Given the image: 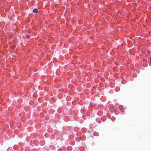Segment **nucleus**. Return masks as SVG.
I'll return each instance as SVG.
<instances>
[{"label": "nucleus", "instance_id": "obj_1", "mask_svg": "<svg viewBox=\"0 0 151 151\" xmlns=\"http://www.w3.org/2000/svg\"><path fill=\"white\" fill-rule=\"evenodd\" d=\"M33 12L34 13H37L38 12V10L36 9H35L33 10Z\"/></svg>", "mask_w": 151, "mask_h": 151}, {"label": "nucleus", "instance_id": "obj_2", "mask_svg": "<svg viewBox=\"0 0 151 151\" xmlns=\"http://www.w3.org/2000/svg\"><path fill=\"white\" fill-rule=\"evenodd\" d=\"M30 36V35H27L26 36V37H27V38H29V37Z\"/></svg>", "mask_w": 151, "mask_h": 151}]
</instances>
